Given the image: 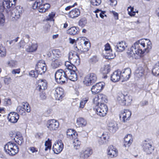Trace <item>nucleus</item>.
Segmentation results:
<instances>
[{
	"label": "nucleus",
	"mask_w": 159,
	"mask_h": 159,
	"mask_svg": "<svg viewBox=\"0 0 159 159\" xmlns=\"http://www.w3.org/2000/svg\"><path fill=\"white\" fill-rule=\"evenodd\" d=\"M151 48V43L150 40L141 39L133 44L131 47L130 52H128L127 53L130 57H133L135 54L141 56L145 52H148Z\"/></svg>",
	"instance_id": "obj_1"
},
{
	"label": "nucleus",
	"mask_w": 159,
	"mask_h": 159,
	"mask_svg": "<svg viewBox=\"0 0 159 159\" xmlns=\"http://www.w3.org/2000/svg\"><path fill=\"white\" fill-rule=\"evenodd\" d=\"M65 65L68 70V72L67 73V80L69 79L73 81H76L78 77L76 67L68 61H66Z\"/></svg>",
	"instance_id": "obj_2"
},
{
	"label": "nucleus",
	"mask_w": 159,
	"mask_h": 159,
	"mask_svg": "<svg viewBox=\"0 0 159 159\" xmlns=\"http://www.w3.org/2000/svg\"><path fill=\"white\" fill-rule=\"evenodd\" d=\"M19 148L14 143L9 142L4 146L5 152L10 156H14L19 152Z\"/></svg>",
	"instance_id": "obj_3"
},
{
	"label": "nucleus",
	"mask_w": 159,
	"mask_h": 159,
	"mask_svg": "<svg viewBox=\"0 0 159 159\" xmlns=\"http://www.w3.org/2000/svg\"><path fill=\"white\" fill-rule=\"evenodd\" d=\"M50 7L49 4H43V0H36L32 6L33 9L37 8L39 11L41 13L45 12Z\"/></svg>",
	"instance_id": "obj_4"
},
{
	"label": "nucleus",
	"mask_w": 159,
	"mask_h": 159,
	"mask_svg": "<svg viewBox=\"0 0 159 159\" xmlns=\"http://www.w3.org/2000/svg\"><path fill=\"white\" fill-rule=\"evenodd\" d=\"M132 100L131 96L127 94L124 95L122 93H118L117 97V101L122 106L129 105Z\"/></svg>",
	"instance_id": "obj_5"
},
{
	"label": "nucleus",
	"mask_w": 159,
	"mask_h": 159,
	"mask_svg": "<svg viewBox=\"0 0 159 159\" xmlns=\"http://www.w3.org/2000/svg\"><path fill=\"white\" fill-rule=\"evenodd\" d=\"M67 70L65 71L60 69L58 70L55 73V77L56 81L58 83H65L67 81Z\"/></svg>",
	"instance_id": "obj_6"
},
{
	"label": "nucleus",
	"mask_w": 159,
	"mask_h": 159,
	"mask_svg": "<svg viewBox=\"0 0 159 159\" xmlns=\"http://www.w3.org/2000/svg\"><path fill=\"white\" fill-rule=\"evenodd\" d=\"M96 112L97 114L100 117L105 116L108 111L107 105L104 103H100V104L95 105Z\"/></svg>",
	"instance_id": "obj_7"
},
{
	"label": "nucleus",
	"mask_w": 159,
	"mask_h": 159,
	"mask_svg": "<svg viewBox=\"0 0 159 159\" xmlns=\"http://www.w3.org/2000/svg\"><path fill=\"white\" fill-rule=\"evenodd\" d=\"M97 80L96 75L93 73L88 74L84 78L83 83L87 86L92 85L95 83Z\"/></svg>",
	"instance_id": "obj_8"
},
{
	"label": "nucleus",
	"mask_w": 159,
	"mask_h": 159,
	"mask_svg": "<svg viewBox=\"0 0 159 159\" xmlns=\"http://www.w3.org/2000/svg\"><path fill=\"white\" fill-rule=\"evenodd\" d=\"M22 106H19L16 108L17 112L20 114L23 115L25 113V111L29 112L31 111L29 104L27 102H23L22 104Z\"/></svg>",
	"instance_id": "obj_9"
},
{
	"label": "nucleus",
	"mask_w": 159,
	"mask_h": 159,
	"mask_svg": "<svg viewBox=\"0 0 159 159\" xmlns=\"http://www.w3.org/2000/svg\"><path fill=\"white\" fill-rule=\"evenodd\" d=\"M35 70L40 75L43 74L46 72L47 67L44 60H40L38 62L36 66Z\"/></svg>",
	"instance_id": "obj_10"
},
{
	"label": "nucleus",
	"mask_w": 159,
	"mask_h": 159,
	"mask_svg": "<svg viewBox=\"0 0 159 159\" xmlns=\"http://www.w3.org/2000/svg\"><path fill=\"white\" fill-rule=\"evenodd\" d=\"M59 123L57 120L51 119L48 120L47 123V127L51 131H53L57 130L59 126Z\"/></svg>",
	"instance_id": "obj_11"
},
{
	"label": "nucleus",
	"mask_w": 159,
	"mask_h": 159,
	"mask_svg": "<svg viewBox=\"0 0 159 159\" xmlns=\"http://www.w3.org/2000/svg\"><path fill=\"white\" fill-rule=\"evenodd\" d=\"M23 11V10L22 7L20 6H17L11 10V16L13 18H15V19H18L20 16Z\"/></svg>",
	"instance_id": "obj_12"
},
{
	"label": "nucleus",
	"mask_w": 159,
	"mask_h": 159,
	"mask_svg": "<svg viewBox=\"0 0 159 159\" xmlns=\"http://www.w3.org/2000/svg\"><path fill=\"white\" fill-rule=\"evenodd\" d=\"M64 148V144L61 140H58L54 143L52 150L55 153L58 154L60 153Z\"/></svg>",
	"instance_id": "obj_13"
},
{
	"label": "nucleus",
	"mask_w": 159,
	"mask_h": 159,
	"mask_svg": "<svg viewBox=\"0 0 159 159\" xmlns=\"http://www.w3.org/2000/svg\"><path fill=\"white\" fill-rule=\"evenodd\" d=\"M105 86V83L103 82L97 83L92 86L91 91L92 93L95 94L100 92L103 89Z\"/></svg>",
	"instance_id": "obj_14"
},
{
	"label": "nucleus",
	"mask_w": 159,
	"mask_h": 159,
	"mask_svg": "<svg viewBox=\"0 0 159 159\" xmlns=\"http://www.w3.org/2000/svg\"><path fill=\"white\" fill-rule=\"evenodd\" d=\"M131 115V111H130L127 109L124 110L119 115V117L122 121L125 122L129 120Z\"/></svg>",
	"instance_id": "obj_15"
},
{
	"label": "nucleus",
	"mask_w": 159,
	"mask_h": 159,
	"mask_svg": "<svg viewBox=\"0 0 159 159\" xmlns=\"http://www.w3.org/2000/svg\"><path fill=\"white\" fill-rule=\"evenodd\" d=\"M69 60L70 59V62H69L72 65L74 64L76 65H79L80 62V57L78 55L73 54L72 52H70L69 56Z\"/></svg>",
	"instance_id": "obj_16"
},
{
	"label": "nucleus",
	"mask_w": 159,
	"mask_h": 159,
	"mask_svg": "<svg viewBox=\"0 0 159 159\" xmlns=\"http://www.w3.org/2000/svg\"><path fill=\"white\" fill-rule=\"evenodd\" d=\"M107 101L106 96L103 94H99L93 99V102L95 105L100 104L101 102H106Z\"/></svg>",
	"instance_id": "obj_17"
},
{
	"label": "nucleus",
	"mask_w": 159,
	"mask_h": 159,
	"mask_svg": "<svg viewBox=\"0 0 159 159\" xmlns=\"http://www.w3.org/2000/svg\"><path fill=\"white\" fill-rule=\"evenodd\" d=\"M54 96L57 100H61L64 96L63 89L60 87L56 88L54 93Z\"/></svg>",
	"instance_id": "obj_18"
},
{
	"label": "nucleus",
	"mask_w": 159,
	"mask_h": 159,
	"mask_svg": "<svg viewBox=\"0 0 159 159\" xmlns=\"http://www.w3.org/2000/svg\"><path fill=\"white\" fill-rule=\"evenodd\" d=\"M121 74V72L119 70L115 71L111 75V80L116 82L120 80H122Z\"/></svg>",
	"instance_id": "obj_19"
},
{
	"label": "nucleus",
	"mask_w": 159,
	"mask_h": 159,
	"mask_svg": "<svg viewBox=\"0 0 159 159\" xmlns=\"http://www.w3.org/2000/svg\"><path fill=\"white\" fill-rule=\"evenodd\" d=\"M19 118V116L17 113L11 112L7 116V119L9 122L13 123H16Z\"/></svg>",
	"instance_id": "obj_20"
},
{
	"label": "nucleus",
	"mask_w": 159,
	"mask_h": 159,
	"mask_svg": "<svg viewBox=\"0 0 159 159\" xmlns=\"http://www.w3.org/2000/svg\"><path fill=\"white\" fill-rule=\"evenodd\" d=\"M115 47V49L116 51L122 52L127 47L125 42H119L117 43H115L114 45Z\"/></svg>",
	"instance_id": "obj_21"
},
{
	"label": "nucleus",
	"mask_w": 159,
	"mask_h": 159,
	"mask_svg": "<svg viewBox=\"0 0 159 159\" xmlns=\"http://www.w3.org/2000/svg\"><path fill=\"white\" fill-rule=\"evenodd\" d=\"M93 151L90 148H87L83 150L80 152V158L85 159L89 157L92 153Z\"/></svg>",
	"instance_id": "obj_22"
},
{
	"label": "nucleus",
	"mask_w": 159,
	"mask_h": 159,
	"mask_svg": "<svg viewBox=\"0 0 159 159\" xmlns=\"http://www.w3.org/2000/svg\"><path fill=\"white\" fill-rule=\"evenodd\" d=\"M118 124L114 121H109L108 124V129L110 132L112 133H115L118 129Z\"/></svg>",
	"instance_id": "obj_23"
},
{
	"label": "nucleus",
	"mask_w": 159,
	"mask_h": 159,
	"mask_svg": "<svg viewBox=\"0 0 159 159\" xmlns=\"http://www.w3.org/2000/svg\"><path fill=\"white\" fill-rule=\"evenodd\" d=\"M37 84L36 89L39 91L44 90L47 88V82L45 80H38Z\"/></svg>",
	"instance_id": "obj_24"
},
{
	"label": "nucleus",
	"mask_w": 159,
	"mask_h": 159,
	"mask_svg": "<svg viewBox=\"0 0 159 159\" xmlns=\"http://www.w3.org/2000/svg\"><path fill=\"white\" fill-rule=\"evenodd\" d=\"M131 75V70L130 68H127L121 72V75L122 79V81H127L130 78Z\"/></svg>",
	"instance_id": "obj_25"
},
{
	"label": "nucleus",
	"mask_w": 159,
	"mask_h": 159,
	"mask_svg": "<svg viewBox=\"0 0 159 159\" xmlns=\"http://www.w3.org/2000/svg\"><path fill=\"white\" fill-rule=\"evenodd\" d=\"M108 155L111 157H116L117 156V149L113 146H110L107 150Z\"/></svg>",
	"instance_id": "obj_26"
},
{
	"label": "nucleus",
	"mask_w": 159,
	"mask_h": 159,
	"mask_svg": "<svg viewBox=\"0 0 159 159\" xmlns=\"http://www.w3.org/2000/svg\"><path fill=\"white\" fill-rule=\"evenodd\" d=\"M62 63V60L61 59H52L51 64V66L53 69H56L59 67Z\"/></svg>",
	"instance_id": "obj_27"
},
{
	"label": "nucleus",
	"mask_w": 159,
	"mask_h": 159,
	"mask_svg": "<svg viewBox=\"0 0 159 159\" xmlns=\"http://www.w3.org/2000/svg\"><path fill=\"white\" fill-rule=\"evenodd\" d=\"M143 151L147 154H150L152 153L154 150V148L150 143H144L143 145Z\"/></svg>",
	"instance_id": "obj_28"
},
{
	"label": "nucleus",
	"mask_w": 159,
	"mask_h": 159,
	"mask_svg": "<svg viewBox=\"0 0 159 159\" xmlns=\"http://www.w3.org/2000/svg\"><path fill=\"white\" fill-rule=\"evenodd\" d=\"M86 121L84 118L81 117H79L76 119V126L77 127H84L86 126Z\"/></svg>",
	"instance_id": "obj_29"
},
{
	"label": "nucleus",
	"mask_w": 159,
	"mask_h": 159,
	"mask_svg": "<svg viewBox=\"0 0 159 159\" xmlns=\"http://www.w3.org/2000/svg\"><path fill=\"white\" fill-rule=\"evenodd\" d=\"M80 11L78 8H75L70 11L69 13V16L70 18H73L77 17L80 15Z\"/></svg>",
	"instance_id": "obj_30"
},
{
	"label": "nucleus",
	"mask_w": 159,
	"mask_h": 159,
	"mask_svg": "<svg viewBox=\"0 0 159 159\" xmlns=\"http://www.w3.org/2000/svg\"><path fill=\"white\" fill-rule=\"evenodd\" d=\"M132 137L131 134H129L126 135L124 138L125 143L124 146L126 147L127 146H129L133 142Z\"/></svg>",
	"instance_id": "obj_31"
},
{
	"label": "nucleus",
	"mask_w": 159,
	"mask_h": 159,
	"mask_svg": "<svg viewBox=\"0 0 159 159\" xmlns=\"http://www.w3.org/2000/svg\"><path fill=\"white\" fill-rule=\"evenodd\" d=\"M14 140L16 143L20 145H21L24 141L23 137L19 132H17L16 133Z\"/></svg>",
	"instance_id": "obj_32"
},
{
	"label": "nucleus",
	"mask_w": 159,
	"mask_h": 159,
	"mask_svg": "<svg viewBox=\"0 0 159 159\" xmlns=\"http://www.w3.org/2000/svg\"><path fill=\"white\" fill-rule=\"evenodd\" d=\"M79 39L81 42L83 43L84 46L85 47V48H84V49H85V51H88L90 46V43H89L88 40L87 41L85 40V39H86V38L84 37H80L78 39Z\"/></svg>",
	"instance_id": "obj_33"
},
{
	"label": "nucleus",
	"mask_w": 159,
	"mask_h": 159,
	"mask_svg": "<svg viewBox=\"0 0 159 159\" xmlns=\"http://www.w3.org/2000/svg\"><path fill=\"white\" fill-rule=\"evenodd\" d=\"M66 134L68 138L72 139L76 138L77 135V134L75 131L71 129H68L67 130Z\"/></svg>",
	"instance_id": "obj_34"
},
{
	"label": "nucleus",
	"mask_w": 159,
	"mask_h": 159,
	"mask_svg": "<svg viewBox=\"0 0 159 159\" xmlns=\"http://www.w3.org/2000/svg\"><path fill=\"white\" fill-rule=\"evenodd\" d=\"M11 2L9 0H4L2 3V6L1 7V8H3V10L4 8H10L11 11L14 8L11 7Z\"/></svg>",
	"instance_id": "obj_35"
},
{
	"label": "nucleus",
	"mask_w": 159,
	"mask_h": 159,
	"mask_svg": "<svg viewBox=\"0 0 159 159\" xmlns=\"http://www.w3.org/2000/svg\"><path fill=\"white\" fill-rule=\"evenodd\" d=\"M38 45L36 44H32L28 46L26 48V51L28 52H33L37 49Z\"/></svg>",
	"instance_id": "obj_36"
},
{
	"label": "nucleus",
	"mask_w": 159,
	"mask_h": 159,
	"mask_svg": "<svg viewBox=\"0 0 159 159\" xmlns=\"http://www.w3.org/2000/svg\"><path fill=\"white\" fill-rule=\"evenodd\" d=\"M152 73L156 76H158L159 75V61L155 65L152 70Z\"/></svg>",
	"instance_id": "obj_37"
},
{
	"label": "nucleus",
	"mask_w": 159,
	"mask_h": 159,
	"mask_svg": "<svg viewBox=\"0 0 159 159\" xmlns=\"http://www.w3.org/2000/svg\"><path fill=\"white\" fill-rule=\"evenodd\" d=\"M136 76L139 78L142 77L144 73V70L142 67H140L136 70L135 72Z\"/></svg>",
	"instance_id": "obj_38"
},
{
	"label": "nucleus",
	"mask_w": 159,
	"mask_h": 159,
	"mask_svg": "<svg viewBox=\"0 0 159 159\" xmlns=\"http://www.w3.org/2000/svg\"><path fill=\"white\" fill-rule=\"evenodd\" d=\"M108 138V136L106 133L103 134L101 137V140L99 141V143L100 144H102L105 143Z\"/></svg>",
	"instance_id": "obj_39"
},
{
	"label": "nucleus",
	"mask_w": 159,
	"mask_h": 159,
	"mask_svg": "<svg viewBox=\"0 0 159 159\" xmlns=\"http://www.w3.org/2000/svg\"><path fill=\"white\" fill-rule=\"evenodd\" d=\"M67 32L70 35H75L78 34L79 31L76 27H72L68 30Z\"/></svg>",
	"instance_id": "obj_40"
},
{
	"label": "nucleus",
	"mask_w": 159,
	"mask_h": 159,
	"mask_svg": "<svg viewBox=\"0 0 159 159\" xmlns=\"http://www.w3.org/2000/svg\"><path fill=\"white\" fill-rule=\"evenodd\" d=\"M110 67L108 65H105L101 69V72L104 74H108L110 71Z\"/></svg>",
	"instance_id": "obj_41"
},
{
	"label": "nucleus",
	"mask_w": 159,
	"mask_h": 159,
	"mask_svg": "<svg viewBox=\"0 0 159 159\" xmlns=\"http://www.w3.org/2000/svg\"><path fill=\"white\" fill-rule=\"evenodd\" d=\"M80 142L78 139L76 138L74 139V141L73 142V145L74 148L75 149H78L80 148Z\"/></svg>",
	"instance_id": "obj_42"
},
{
	"label": "nucleus",
	"mask_w": 159,
	"mask_h": 159,
	"mask_svg": "<svg viewBox=\"0 0 159 159\" xmlns=\"http://www.w3.org/2000/svg\"><path fill=\"white\" fill-rule=\"evenodd\" d=\"M99 60V58L97 56H94L91 57L89 60V63L94 64L97 62Z\"/></svg>",
	"instance_id": "obj_43"
},
{
	"label": "nucleus",
	"mask_w": 159,
	"mask_h": 159,
	"mask_svg": "<svg viewBox=\"0 0 159 159\" xmlns=\"http://www.w3.org/2000/svg\"><path fill=\"white\" fill-rule=\"evenodd\" d=\"M45 151H47L48 149H50L51 147V140L49 139H48L47 141L45 142Z\"/></svg>",
	"instance_id": "obj_44"
},
{
	"label": "nucleus",
	"mask_w": 159,
	"mask_h": 159,
	"mask_svg": "<svg viewBox=\"0 0 159 159\" xmlns=\"http://www.w3.org/2000/svg\"><path fill=\"white\" fill-rule=\"evenodd\" d=\"M87 24V20L85 18H83L81 19L79 22V25L80 26L82 27H84Z\"/></svg>",
	"instance_id": "obj_45"
},
{
	"label": "nucleus",
	"mask_w": 159,
	"mask_h": 159,
	"mask_svg": "<svg viewBox=\"0 0 159 159\" xmlns=\"http://www.w3.org/2000/svg\"><path fill=\"white\" fill-rule=\"evenodd\" d=\"M17 65V62L16 61L11 60L8 61V66L11 67H14L16 66Z\"/></svg>",
	"instance_id": "obj_46"
},
{
	"label": "nucleus",
	"mask_w": 159,
	"mask_h": 159,
	"mask_svg": "<svg viewBox=\"0 0 159 159\" xmlns=\"http://www.w3.org/2000/svg\"><path fill=\"white\" fill-rule=\"evenodd\" d=\"M88 100V98H86L82 99L80 103V107L81 108H83L86 103L87 102Z\"/></svg>",
	"instance_id": "obj_47"
},
{
	"label": "nucleus",
	"mask_w": 159,
	"mask_h": 159,
	"mask_svg": "<svg viewBox=\"0 0 159 159\" xmlns=\"http://www.w3.org/2000/svg\"><path fill=\"white\" fill-rule=\"evenodd\" d=\"M3 11V9H0V25H2L4 22V18L3 14H2V12Z\"/></svg>",
	"instance_id": "obj_48"
},
{
	"label": "nucleus",
	"mask_w": 159,
	"mask_h": 159,
	"mask_svg": "<svg viewBox=\"0 0 159 159\" xmlns=\"http://www.w3.org/2000/svg\"><path fill=\"white\" fill-rule=\"evenodd\" d=\"M134 8L131 7H129L127 10L128 14L131 16H134L135 14V12L134 11Z\"/></svg>",
	"instance_id": "obj_49"
},
{
	"label": "nucleus",
	"mask_w": 159,
	"mask_h": 159,
	"mask_svg": "<svg viewBox=\"0 0 159 159\" xmlns=\"http://www.w3.org/2000/svg\"><path fill=\"white\" fill-rule=\"evenodd\" d=\"M4 83L6 84H8L11 83V78L8 76H5L3 78Z\"/></svg>",
	"instance_id": "obj_50"
},
{
	"label": "nucleus",
	"mask_w": 159,
	"mask_h": 159,
	"mask_svg": "<svg viewBox=\"0 0 159 159\" xmlns=\"http://www.w3.org/2000/svg\"><path fill=\"white\" fill-rule=\"evenodd\" d=\"M6 55V50L4 47L0 46V56L4 57Z\"/></svg>",
	"instance_id": "obj_51"
},
{
	"label": "nucleus",
	"mask_w": 159,
	"mask_h": 159,
	"mask_svg": "<svg viewBox=\"0 0 159 159\" xmlns=\"http://www.w3.org/2000/svg\"><path fill=\"white\" fill-rule=\"evenodd\" d=\"M102 2L101 0H91V3L92 5L94 6H98Z\"/></svg>",
	"instance_id": "obj_52"
},
{
	"label": "nucleus",
	"mask_w": 159,
	"mask_h": 159,
	"mask_svg": "<svg viewBox=\"0 0 159 159\" xmlns=\"http://www.w3.org/2000/svg\"><path fill=\"white\" fill-rule=\"evenodd\" d=\"M39 73L37 71H35L34 70H31L29 73V75L35 78L38 77V74Z\"/></svg>",
	"instance_id": "obj_53"
},
{
	"label": "nucleus",
	"mask_w": 159,
	"mask_h": 159,
	"mask_svg": "<svg viewBox=\"0 0 159 159\" xmlns=\"http://www.w3.org/2000/svg\"><path fill=\"white\" fill-rule=\"evenodd\" d=\"M54 56L55 57L53 58L54 59H61V57L62 56L61 52L58 51V50L56 51L55 53H53Z\"/></svg>",
	"instance_id": "obj_54"
},
{
	"label": "nucleus",
	"mask_w": 159,
	"mask_h": 159,
	"mask_svg": "<svg viewBox=\"0 0 159 159\" xmlns=\"http://www.w3.org/2000/svg\"><path fill=\"white\" fill-rule=\"evenodd\" d=\"M106 54H107L106 57H107V58L109 59L113 58L114 57L113 54L112 53V50H111V52H107L106 53Z\"/></svg>",
	"instance_id": "obj_55"
},
{
	"label": "nucleus",
	"mask_w": 159,
	"mask_h": 159,
	"mask_svg": "<svg viewBox=\"0 0 159 159\" xmlns=\"http://www.w3.org/2000/svg\"><path fill=\"white\" fill-rule=\"evenodd\" d=\"M111 50L109 44L108 43L106 44L105 46V50L106 53L107 52H111Z\"/></svg>",
	"instance_id": "obj_56"
},
{
	"label": "nucleus",
	"mask_w": 159,
	"mask_h": 159,
	"mask_svg": "<svg viewBox=\"0 0 159 159\" xmlns=\"http://www.w3.org/2000/svg\"><path fill=\"white\" fill-rule=\"evenodd\" d=\"M4 104L6 106H8L11 104V101L10 99L5 98L4 99Z\"/></svg>",
	"instance_id": "obj_57"
},
{
	"label": "nucleus",
	"mask_w": 159,
	"mask_h": 159,
	"mask_svg": "<svg viewBox=\"0 0 159 159\" xmlns=\"http://www.w3.org/2000/svg\"><path fill=\"white\" fill-rule=\"evenodd\" d=\"M30 151L32 153H35L38 152V149L35 147H32L29 148Z\"/></svg>",
	"instance_id": "obj_58"
},
{
	"label": "nucleus",
	"mask_w": 159,
	"mask_h": 159,
	"mask_svg": "<svg viewBox=\"0 0 159 159\" xmlns=\"http://www.w3.org/2000/svg\"><path fill=\"white\" fill-rule=\"evenodd\" d=\"M117 3V0H110V4L112 6H115Z\"/></svg>",
	"instance_id": "obj_59"
},
{
	"label": "nucleus",
	"mask_w": 159,
	"mask_h": 159,
	"mask_svg": "<svg viewBox=\"0 0 159 159\" xmlns=\"http://www.w3.org/2000/svg\"><path fill=\"white\" fill-rule=\"evenodd\" d=\"M20 72V69H14L12 71V73L13 74L15 75L16 74H19Z\"/></svg>",
	"instance_id": "obj_60"
},
{
	"label": "nucleus",
	"mask_w": 159,
	"mask_h": 159,
	"mask_svg": "<svg viewBox=\"0 0 159 159\" xmlns=\"http://www.w3.org/2000/svg\"><path fill=\"white\" fill-rule=\"evenodd\" d=\"M55 16V13L54 12H52L49 15V20H51Z\"/></svg>",
	"instance_id": "obj_61"
},
{
	"label": "nucleus",
	"mask_w": 159,
	"mask_h": 159,
	"mask_svg": "<svg viewBox=\"0 0 159 159\" xmlns=\"http://www.w3.org/2000/svg\"><path fill=\"white\" fill-rule=\"evenodd\" d=\"M116 20H118V13L114 11H112V12Z\"/></svg>",
	"instance_id": "obj_62"
},
{
	"label": "nucleus",
	"mask_w": 159,
	"mask_h": 159,
	"mask_svg": "<svg viewBox=\"0 0 159 159\" xmlns=\"http://www.w3.org/2000/svg\"><path fill=\"white\" fill-rule=\"evenodd\" d=\"M100 16L103 19L104 16H107L105 14V11H101V12L99 13Z\"/></svg>",
	"instance_id": "obj_63"
},
{
	"label": "nucleus",
	"mask_w": 159,
	"mask_h": 159,
	"mask_svg": "<svg viewBox=\"0 0 159 159\" xmlns=\"http://www.w3.org/2000/svg\"><path fill=\"white\" fill-rule=\"evenodd\" d=\"M18 46L19 48H23L24 46V42L23 41H21L18 43Z\"/></svg>",
	"instance_id": "obj_64"
}]
</instances>
